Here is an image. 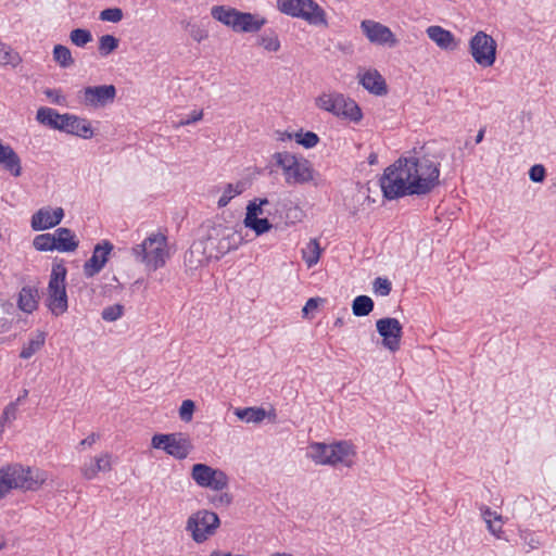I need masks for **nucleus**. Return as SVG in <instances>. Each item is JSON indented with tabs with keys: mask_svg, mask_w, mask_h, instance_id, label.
Returning <instances> with one entry per match:
<instances>
[{
	"mask_svg": "<svg viewBox=\"0 0 556 556\" xmlns=\"http://www.w3.org/2000/svg\"><path fill=\"white\" fill-rule=\"evenodd\" d=\"M191 478L200 486L215 492L224 491L229 485V477L223 470L198 463L191 468Z\"/></svg>",
	"mask_w": 556,
	"mask_h": 556,
	"instance_id": "11",
	"label": "nucleus"
},
{
	"mask_svg": "<svg viewBox=\"0 0 556 556\" xmlns=\"http://www.w3.org/2000/svg\"><path fill=\"white\" fill-rule=\"evenodd\" d=\"M203 118V111H192L189 115H187L185 118H181L175 127H182L187 125H191L193 123H197Z\"/></svg>",
	"mask_w": 556,
	"mask_h": 556,
	"instance_id": "49",
	"label": "nucleus"
},
{
	"mask_svg": "<svg viewBox=\"0 0 556 556\" xmlns=\"http://www.w3.org/2000/svg\"><path fill=\"white\" fill-rule=\"evenodd\" d=\"M267 23L266 18L248 12H240L235 31L256 33Z\"/></svg>",
	"mask_w": 556,
	"mask_h": 556,
	"instance_id": "23",
	"label": "nucleus"
},
{
	"mask_svg": "<svg viewBox=\"0 0 556 556\" xmlns=\"http://www.w3.org/2000/svg\"><path fill=\"white\" fill-rule=\"evenodd\" d=\"M219 493L208 496V502L215 508L228 507L232 503V495L228 492L218 491Z\"/></svg>",
	"mask_w": 556,
	"mask_h": 556,
	"instance_id": "43",
	"label": "nucleus"
},
{
	"mask_svg": "<svg viewBox=\"0 0 556 556\" xmlns=\"http://www.w3.org/2000/svg\"><path fill=\"white\" fill-rule=\"evenodd\" d=\"M268 204L267 199H255L253 201H250L247 206V213L244 219L250 220L251 218L258 217V215H262L263 206Z\"/></svg>",
	"mask_w": 556,
	"mask_h": 556,
	"instance_id": "41",
	"label": "nucleus"
},
{
	"mask_svg": "<svg viewBox=\"0 0 556 556\" xmlns=\"http://www.w3.org/2000/svg\"><path fill=\"white\" fill-rule=\"evenodd\" d=\"M20 62L18 53L14 52L5 43L0 42V64L16 66Z\"/></svg>",
	"mask_w": 556,
	"mask_h": 556,
	"instance_id": "38",
	"label": "nucleus"
},
{
	"mask_svg": "<svg viewBox=\"0 0 556 556\" xmlns=\"http://www.w3.org/2000/svg\"><path fill=\"white\" fill-rule=\"evenodd\" d=\"M440 162L433 156H403L389 166L380 180L383 195L389 200L406 195H426L438 185Z\"/></svg>",
	"mask_w": 556,
	"mask_h": 556,
	"instance_id": "1",
	"label": "nucleus"
},
{
	"mask_svg": "<svg viewBox=\"0 0 556 556\" xmlns=\"http://www.w3.org/2000/svg\"><path fill=\"white\" fill-rule=\"evenodd\" d=\"M520 538L523 540L525 544L529 546L530 549H535L541 545V541L534 532L528 530L522 531L520 533Z\"/></svg>",
	"mask_w": 556,
	"mask_h": 556,
	"instance_id": "48",
	"label": "nucleus"
},
{
	"mask_svg": "<svg viewBox=\"0 0 556 556\" xmlns=\"http://www.w3.org/2000/svg\"><path fill=\"white\" fill-rule=\"evenodd\" d=\"M151 445L153 448L165 451L166 454L177 459L186 458L191 450L189 439L181 433L154 434L151 440Z\"/></svg>",
	"mask_w": 556,
	"mask_h": 556,
	"instance_id": "12",
	"label": "nucleus"
},
{
	"mask_svg": "<svg viewBox=\"0 0 556 556\" xmlns=\"http://www.w3.org/2000/svg\"><path fill=\"white\" fill-rule=\"evenodd\" d=\"M315 105L321 111L352 123L357 124L363 118V113L358 104L353 99L339 91L328 90L321 92L315 98Z\"/></svg>",
	"mask_w": 556,
	"mask_h": 556,
	"instance_id": "5",
	"label": "nucleus"
},
{
	"mask_svg": "<svg viewBox=\"0 0 556 556\" xmlns=\"http://www.w3.org/2000/svg\"><path fill=\"white\" fill-rule=\"evenodd\" d=\"M7 543L3 539H0V551L5 547Z\"/></svg>",
	"mask_w": 556,
	"mask_h": 556,
	"instance_id": "61",
	"label": "nucleus"
},
{
	"mask_svg": "<svg viewBox=\"0 0 556 556\" xmlns=\"http://www.w3.org/2000/svg\"><path fill=\"white\" fill-rule=\"evenodd\" d=\"M372 309L374 301L369 296L358 295L353 300L352 312L355 316H367Z\"/></svg>",
	"mask_w": 556,
	"mask_h": 556,
	"instance_id": "32",
	"label": "nucleus"
},
{
	"mask_svg": "<svg viewBox=\"0 0 556 556\" xmlns=\"http://www.w3.org/2000/svg\"><path fill=\"white\" fill-rule=\"evenodd\" d=\"M480 511H481V516H482L483 520L485 521V523H490L492 520L501 521V519H502V516L500 514L492 510L488 506H481Z\"/></svg>",
	"mask_w": 556,
	"mask_h": 556,
	"instance_id": "52",
	"label": "nucleus"
},
{
	"mask_svg": "<svg viewBox=\"0 0 556 556\" xmlns=\"http://www.w3.org/2000/svg\"><path fill=\"white\" fill-rule=\"evenodd\" d=\"M112 250L113 245L109 241H103L94 247L92 256L84 265L86 277H93L101 271Z\"/></svg>",
	"mask_w": 556,
	"mask_h": 556,
	"instance_id": "18",
	"label": "nucleus"
},
{
	"mask_svg": "<svg viewBox=\"0 0 556 556\" xmlns=\"http://www.w3.org/2000/svg\"><path fill=\"white\" fill-rule=\"evenodd\" d=\"M60 115L55 110L47 106H41L37 110L36 119L38 123L56 129L60 122Z\"/></svg>",
	"mask_w": 556,
	"mask_h": 556,
	"instance_id": "31",
	"label": "nucleus"
},
{
	"mask_svg": "<svg viewBox=\"0 0 556 556\" xmlns=\"http://www.w3.org/2000/svg\"><path fill=\"white\" fill-rule=\"evenodd\" d=\"M240 11L226 5H214L211 9V15L222 24L235 29Z\"/></svg>",
	"mask_w": 556,
	"mask_h": 556,
	"instance_id": "25",
	"label": "nucleus"
},
{
	"mask_svg": "<svg viewBox=\"0 0 556 556\" xmlns=\"http://www.w3.org/2000/svg\"><path fill=\"white\" fill-rule=\"evenodd\" d=\"M124 314V306L121 304H114L103 308L101 317L105 321H115L119 319Z\"/></svg>",
	"mask_w": 556,
	"mask_h": 556,
	"instance_id": "42",
	"label": "nucleus"
},
{
	"mask_svg": "<svg viewBox=\"0 0 556 556\" xmlns=\"http://www.w3.org/2000/svg\"><path fill=\"white\" fill-rule=\"evenodd\" d=\"M228 238L233 240L235 247H237L241 242V236L236 231H232L231 235H228Z\"/></svg>",
	"mask_w": 556,
	"mask_h": 556,
	"instance_id": "57",
	"label": "nucleus"
},
{
	"mask_svg": "<svg viewBox=\"0 0 556 556\" xmlns=\"http://www.w3.org/2000/svg\"><path fill=\"white\" fill-rule=\"evenodd\" d=\"M320 254L321 248L316 239L309 240L305 248L302 249V257L308 268L318 263Z\"/></svg>",
	"mask_w": 556,
	"mask_h": 556,
	"instance_id": "30",
	"label": "nucleus"
},
{
	"mask_svg": "<svg viewBox=\"0 0 556 556\" xmlns=\"http://www.w3.org/2000/svg\"><path fill=\"white\" fill-rule=\"evenodd\" d=\"M235 415L248 424H260L266 418V410L262 407L236 408Z\"/></svg>",
	"mask_w": 556,
	"mask_h": 556,
	"instance_id": "28",
	"label": "nucleus"
},
{
	"mask_svg": "<svg viewBox=\"0 0 556 556\" xmlns=\"http://www.w3.org/2000/svg\"><path fill=\"white\" fill-rule=\"evenodd\" d=\"M257 43L268 52L279 51L281 43L274 30L265 31L257 38Z\"/></svg>",
	"mask_w": 556,
	"mask_h": 556,
	"instance_id": "33",
	"label": "nucleus"
},
{
	"mask_svg": "<svg viewBox=\"0 0 556 556\" xmlns=\"http://www.w3.org/2000/svg\"><path fill=\"white\" fill-rule=\"evenodd\" d=\"M123 18V11L119 8H109L100 12V20L104 22L118 23Z\"/></svg>",
	"mask_w": 556,
	"mask_h": 556,
	"instance_id": "45",
	"label": "nucleus"
},
{
	"mask_svg": "<svg viewBox=\"0 0 556 556\" xmlns=\"http://www.w3.org/2000/svg\"><path fill=\"white\" fill-rule=\"evenodd\" d=\"M98 438H99L98 434L91 433L86 439L80 441L79 446H81V447H84V446H91V445H93L97 442Z\"/></svg>",
	"mask_w": 556,
	"mask_h": 556,
	"instance_id": "56",
	"label": "nucleus"
},
{
	"mask_svg": "<svg viewBox=\"0 0 556 556\" xmlns=\"http://www.w3.org/2000/svg\"><path fill=\"white\" fill-rule=\"evenodd\" d=\"M276 164L282 169L288 185H302L313 179V170L308 161L298 159L290 152H277L274 154Z\"/></svg>",
	"mask_w": 556,
	"mask_h": 556,
	"instance_id": "8",
	"label": "nucleus"
},
{
	"mask_svg": "<svg viewBox=\"0 0 556 556\" xmlns=\"http://www.w3.org/2000/svg\"><path fill=\"white\" fill-rule=\"evenodd\" d=\"M63 217L64 211L62 207H42L31 216L30 225L36 231L46 230L59 225Z\"/></svg>",
	"mask_w": 556,
	"mask_h": 556,
	"instance_id": "17",
	"label": "nucleus"
},
{
	"mask_svg": "<svg viewBox=\"0 0 556 556\" xmlns=\"http://www.w3.org/2000/svg\"><path fill=\"white\" fill-rule=\"evenodd\" d=\"M0 166L13 177L22 175V161L14 149L0 139Z\"/></svg>",
	"mask_w": 556,
	"mask_h": 556,
	"instance_id": "21",
	"label": "nucleus"
},
{
	"mask_svg": "<svg viewBox=\"0 0 556 556\" xmlns=\"http://www.w3.org/2000/svg\"><path fill=\"white\" fill-rule=\"evenodd\" d=\"M220 527L218 515L208 509L192 513L186 521V531L197 544H203L214 536Z\"/></svg>",
	"mask_w": 556,
	"mask_h": 556,
	"instance_id": "7",
	"label": "nucleus"
},
{
	"mask_svg": "<svg viewBox=\"0 0 556 556\" xmlns=\"http://www.w3.org/2000/svg\"><path fill=\"white\" fill-rule=\"evenodd\" d=\"M53 60L62 67L68 68L74 64L71 50L62 45H56L53 48Z\"/></svg>",
	"mask_w": 556,
	"mask_h": 556,
	"instance_id": "34",
	"label": "nucleus"
},
{
	"mask_svg": "<svg viewBox=\"0 0 556 556\" xmlns=\"http://www.w3.org/2000/svg\"><path fill=\"white\" fill-rule=\"evenodd\" d=\"M288 139H294L296 143L306 149L314 148L319 142V137L313 131H298L294 135L287 134Z\"/></svg>",
	"mask_w": 556,
	"mask_h": 556,
	"instance_id": "35",
	"label": "nucleus"
},
{
	"mask_svg": "<svg viewBox=\"0 0 556 556\" xmlns=\"http://www.w3.org/2000/svg\"><path fill=\"white\" fill-rule=\"evenodd\" d=\"M359 84L370 93L375 96H383L388 92L387 84L382 75L374 68L366 70L358 75Z\"/></svg>",
	"mask_w": 556,
	"mask_h": 556,
	"instance_id": "20",
	"label": "nucleus"
},
{
	"mask_svg": "<svg viewBox=\"0 0 556 556\" xmlns=\"http://www.w3.org/2000/svg\"><path fill=\"white\" fill-rule=\"evenodd\" d=\"M131 255L149 270L164 267L170 256L167 237L161 231L150 233L141 243L131 248Z\"/></svg>",
	"mask_w": 556,
	"mask_h": 556,
	"instance_id": "4",
	"label": "nucleus"
},
{
	"mask_svg": "<svg viewBox=\"0 0 556 556\" xmlns=\"http://www.w3.org/2000/svg\"><path fill=\"white\" fill-rule=\"evenodd\" d=\"M34 248L38 251H54L55 250V241H54V232L53 233H41L34 238L33 241Z\"/></svg>",
	"mask_w": 556,
	"mask_h": 556,
	"instance_id": "36",
	"label": "nucleus"
},
{
	"mask_svg": "<svg viewBox=\"0 0 556 556\" xmlns=\"http://www.w3.org/2000/svg\"><path fill=\"white\" fill-rule=\"evenodd\" d=\"M378 333L382 337V344L391 352L400 349L403 327L396 318L384 317L376 323Z\"/></svg>",
	"mask_w": 556,
	"mask_h": 556,
	"instance_id": "15",
	"label": "nucleus"
},
{
	"mask_svg": "<svg viewBox=\"0 0 556 556\" xmlns=\"http://www.w3.org/2000/svg\"><path fill=\"white\" fill-rule=\"evenodd\" d=\"M306 457L319 466L351 468L355 463L356 448L353 443L344 440L330 444L312 442L307 446Z\"/></svg>",
	"mask_w": 556,
	"mask_h": 556,
	"instance_id": "2",
	"label": "nucleus"
},
{
	"mask_svg": "<svg viewBox=\"0 0 556 556\" xmlns=\"http://www.w3.org/2000/svg\"><path fill=\"white\" fill-rule=\"evenodd\" d=\"M194 402L191 400H185L179 408V417L181 420L188 422L192 419L194 413Z\"/></svg>",
	"mask_w": 556,
	"mask_h": 556,
	"instance_id": "47",
	"label": "nucleus"
},
{
	"mask_svg": "<svg viewBox=\"0 0 556 556\" xmlns=\"http://www.w3.org/2000/svg\"><path fill=\"white\" fill-rule=\"evenodd\" d=\"M16 413L17 407L15 403H11L4 408L0 420V433L4 431V426L7 424H11L13 420L16 419Z\"/></svg>",
	"mask_w": 556,
	"mask_h": 556,
	"instance_id": "44",
	"label": "nucleus"
},
{
	"mask_svg": "<svg viewBox=\"0 0 556 556\" xmlns=\"http://www.w3.org/2000/svg\"><path fill=\"white\" fill-rule=\"evenodd\" d=\"M529 177L534 182H542L545 178V168L541 164L533 165L529 170Z\"/></svg>",
	"mask_w": 556,
	"mask_h": 556,
	"instance_id": "50",
	"label": "nucleus"
},
{
	"mask_svg": "<svg viewBox=\"0 0 556 556\" xmlns=\"http://www.w3.org/2000/svg\"><path fill=\"white\" fill-rule=\"evenodd\" d=\"M54 241L55 250L59 252H74L79 243L75 233L65 227L58 228L54 231Z\"/></svg>",
	"mask_w": 556,
	"mask_h": 556,
	"instance_id": "24",
	"label": "nucleus"
},
{
	"mask_svg": "<svg viewBox=\"0 0 556 556\" xmlns=\"http://www.w3.org/2000/svg\"><path fill=\"white\" fill-rule=\"evenodd\" d=\"M45 341L46 334L41 331L36 332L28 339L27 343L24 344L20 357L24 359L30 358L43 346Z\"/></svg>",
	"mask_w": 556,
	"mask_h": 556,
	"instance_id": "29",
	"label": "nucleus"
},
{
	"mask_svg": "<svg viewBox=\"0 0 556 556\" xmlns=\"http://www.w3.org/2000/svg\"><path fill=\"white\" fill-rule=\"evenodd\" d=\"M484 132H485V129H484V128H481V129L478 131V134H477V136H476V138H475V142H476V143H480V142L483 140V138H484Z\"/></svg>",
	"mask_w": 556,
	"mask_h": 556,
	"instance_id": "58",
	"label": "nucleus"
},
{
	"mask_svg": "<svg viewBox=\"0 0 556 556\" xmlns=\"http://www.w3.org/2000/svg\"><path fill=\"white\" fill-rule=\"evenodd\" d=\"M65 278V266L53 265L48 283L47 306L54 316L63 315L68 308Z\"/></svg>",
	"mask_w": 556,
	"mask_h": 556,
	"instance_id": "9",
	"label": "nucleus"
},
{
	"mask_svg": "<svg viewBox=\"0 0 556 556\" xmlns=\"http://www.w3.org/2000/svg\"><path fill=\"white\" fill-rule=\"evenodd\" d=\"M496 41L492 36L479 30L469 40V52L477 64L490 67L496 61Z\"/></svg>",
	"mask_w": 556,
	"mask_h": 556,
	"instance_id": "10",
	"label": "nucleus"
},
{
	"mask_svg": "<svg viewBox=\"0 0 556 556\" xmlns=\"http://www.w3.org/2000/svg\"><path fill=\"white\" fill-rule=\"evenodd\" d=\"M343 325V320L341 318H337V320L334 321V326H342Z\"/></svg>",
	"mask_w": 556,
	"mask_h": 556,
	"instance_id": "60",
	"label": "nucleus"
},
{
	"mask_svg": "<svg viewBox=\"0 0 556 556\" xmlns=\"http://www.w3.org/2000/svg\"><path fill=\"white\" fill-rule=\"evenodd\" d=\"M48 472L39 468L15 464L0 469V498L12 489L37 491L48 480Z\"/></svg>",
	"mask_w": 556,
	"mask_h": 556,
	"instance_id": "3",
	"label": "nucleus"
},
{
	"mask_svg": "<svg viewBox=\"0 0 556 556\" xmlns=\"http://www.w3.org/2000/svg\"><path fill=\"white\" fill-rule=\"evenodd\" d=\"M18 308L25 313H33L38 306V291L34 287H23L18 293Z\"/></svg>",
	"mask_w": 556,
	"mask_h": 556,
	"instance_id": "26",
	"label": "nucleus"
},
{
	"mask_svg": "<svg viewBox=\"0 0 556 556\" xmlns=\"http://www.w3.org/2000/svg\"><path fill=\"white\" fill-rule=\"evenodd\" d=\"M115 97L116 88L113 85L89 86L80 91L81 102L93 109L112 103Z\"/></svg>",
	"mask_w": 556,
	"mask_h": 556,
	"instance_id": "14",
	"label": "nucleus"
},
{
	"mask_svg": "<svg viewBox=\"0 0 556 556\" xmlns=\"http://www.w3.org/2000/svg\"><path fill=\"white\" fill-rule=\"evenodd\" d=\"M190 35L198 42H201L202 40L207 38V33L195 26H193L192 29L190 30Z\"/></svg>",
	"mask_w": 556,
	"mask_h": 556,
	"instance_id": "55",
	"label": "nucleus"
},
{
	"mask_svg": "<svg viewBox=\"0 0 556 556\" xmlns=\"http://www.w3.org/2000/svg\"><path fill=\"white\" fill-rule=\"evenodd\" d=\"M372 287L375 293L382 296L389 295L392 289L391 282L387 278L381 277L375 279Z\"/></svg>",
	"mask_w": 556,
	"mask_h": 556,
	"instance_id": "46",
	"label": "nucleus"
},
{
	"mask_svg": "<svg viewBox=\"0 0 556 556\" xmlns=\"http://www.w3.org/2000/svg\"><path fill=\"white\" fill-rule=\"evenodd\" d=\"M46 97L54 104H63L65 102V97L62 94L60 89H46L43 91Z\"/></svg>",
	"mask_w": 556,
	"mask_h": 556,
	"instance_id": "51",
	"label": "nucleus"
},
{
	"mask_svg": "<svg viewBox=\"0 0 556 556\" xmlns=\"http://www.w3.org/2000/svg\"><path fill=\"white\" fill-rule=\"evenodd\" d=\"M111 454L102 453L89 458L80 468L81 476L87 480H92L99 472H108L112 468Z\"/></svg>",
	"mask_w": 556,
	"mask_h": 556,
	"instance_id": "19",
	"label": "nucleus"
},
{
	"mask_svg": "<svg viewBox=\"0 0 556 556\" xmlns=\"http://www.w3.org/2000/svg\"><path fill=\"white\" fill-rule=\"evenodd\" d=\"M279 12L314 26H327L325 10L314 0H277Z\"/></svg>",
	"mask_w": 556,
	"mask_h": 556,
	"instance_id": "6",
	"label": "nucleus"
},
{
	"mask_svg": "<svg viewBox=\"0 0 556 556\" xmlns=\"http://www.w3.org/2000/svg\"><path fill=\"white\" fill-rule=\"evenodd\" d=\"M248 184L244 180H239L233 184H227L223 188L222 195L217 201L218 207H225L236 197L242 194L247 190Z\"/></svg>",
	"mask_w": 556,
	"mask_h": 556,
	"instance_id": "27",
	"label": "nucleus"
},
{
	"mask_svg": "<svg viewBox=\"0 0 556 556\" xmlns=\"http://www.w3.org/2000/svg\"><path fill=\"white\" fill-rule=\"evenodd\" d=\"M488 526V530L493 534L495 535L496 538H501V534H502V527H503V520L501 519V521H497V520H492L490 523H486Z\"/></svg>",
	"mask_w": 556,
	"mask_h": 556,
	"instance_id": "54",
	"label": "nucleus"
},
{
	"mask_svg": "<svg viewBox=\"0 0 556 556\" xmlns=\"http://www.w3.org/2000/svg\"><path fill=\"white\" fill-rule=\"evenodd\" d=\"M319 302H321V299L319 298H311L307 300L306 304L304 305L302 312L304 316H307L311 312L315 311Z\"/></svg>",
	"mask_w": 556,
	"mask_h": 556,
	"instance_id": "53",
	"label": "nucleus"
},
{
	"mask_svg": "<svg viewBox=\"0 0 556 556\" xmlns=\"http://www.w3.org/2000/svg\"><path fill=\"white\" fill-rule=\"evenodd\" d=\"M247 228L252 229L257 236L263 235L271 229V224L267 218H251L250 220L243 219Z\"/></svg>",
	"mask_w": 556,
	"mask_h": 556,
	"instance_id": "39",
	"label": "nucleus"
},
{
	"mask_svg": "<svg viewBox=\"0 0 556 556\" xmlns=\"http://www.w3.org/2000/svg\"><path fill=\"white\" fill-rule=\"evenodd\" d=\"M56 130L89 139L93 136L90 123L81 117L72 114H61Z\"/></svg>",
	"mask_w": 556,
	"mask_h": 556,
	"instance_id": "16",
	"label": "nucleus"
},
{
	"mask_svg": "<svg viewBox=\"0 0 556 556\" xmlns=\"http://www.w3.org/2000/svg\"><path fill=\"white\" fill-rule=\"evenodd\" d=\"M427 36L443 50H454L457 47L454 35L441 26H429L426 29Z\"/></svg>",
	"mask_w": 556,
	"mask_h": 556,
	"instance_id": "22",
	"label": "nucleus"
},
{
	"mask_svg": "<svg viewBox=\"0 0 556 556\" xmlns=\"http://www.w3.org/2000/svg\"><path fill=\"white\" fill-rule=\"evenodd\" d=\"M376 157H377V156H376L375 154H371V155L369 156V163H370V164H374V163L376 162Z\"/></svg>",
	"mask_w": 556,
	"mask_h": 556,
	"instance_id": "59",
	"label": "nucleus"
},
{
	"mask_svg": "<svg viewBox=\"0 0 556 556\" xmlns=\"http://www.w3.org/2000/svg\"><path fill=\"white\" fill-rule=\"evenodd\" d=\"M70 39L73 45L77 47H85L87 43L92 41V34L88 29L76 28L71 31Z\"/></svg>",
	"mask_w": 556,
	"mask_h": 556,
	"instance_id": "40",
	"label": "nucleus"
},
{
	"mask_svg": "<svg viewBox=\"0 0 556 556\" xmlns=\"http://www.w3.org/2000/svg\"><path fill=\"white\" fill-rule=\"evenodd\" d=\"M359 27L363 35L372 45L384 46L388 48H395L399 46L400 41L391 28L380 22L363 20Z\"/></svg>",
	"mask_w": 556,
	"mask_h": 556,
	"instance_id": "13",
	"label": "nucleus"
},
{
	"mask_svg": "<svg viewBox=\"0 0 556 556\" xmlns=\"http://www.w3.org/2000/svg\"><path fill=\"white\" fill-rule=\"evenodd\" d=\"M118 47V39L113 35H103L99 38V53L102 56H108Z\"/></svg>",
	"mask_w": 556,
	"mask_h": 556,
	"instance_id": "37",
	"label": "nucleus"
}]
</instances>
